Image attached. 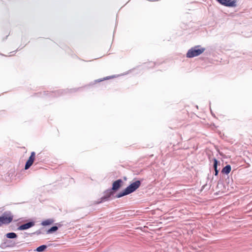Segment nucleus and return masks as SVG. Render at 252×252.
I'll use <instances>...</instances> for the list:
<instances>
[{
	"mask_svg": "<svg viewBox=\"0 0 252 252\" xmlns=\"http://www.w3.org/2000/svg\"><path fill=\"white\" fill-rule=\"evenodd\" d=\"M205 50V49L204 48L201 47L200 46H196L191 48L188 51L187 57L190 58L198 56L203 53Z\"/></svg>",
	"mask_w": 252,
	"mask_h": 252,
	"instance_id": "obj_2",
	"label": "nucleus"
},
{
	"mask_svg": "<svg viewBox=\"0 0 252 252\" xmlns=\"http://www.w3.org/2000/svg\"><path fill=\"white\" fill-rule=\"evenodd\" d=\"M217 165H218V160L217 159L214 158V168L215 170V175L217 176L218 174L219 171L217 169Z\"/></svg>",
	"mask_w": 252,
	"mask_h": 252,
	"instance_id": "obj_11",
	"label": "nucleus"
},
{
	"mask_svg": "<svg viewBox=\"0 0 252 252\" xmlns=\"http://www.w3.org/2000/svg\"><path fill=\"white\" fill-rule=\"evenodd\" d=\"M113 194V192L111 189L107 190L104 192V196L100 198V201L97 202L96 204H99L107 200Z\"/></svg>",
	"mask_w": 252,
	"mask_h": 252,
	"instance_id": "obj_6",
	"label": "nucleus"
},
{
	"mask_svg": "<svg viewBox=\"0 0 252 252\" xmlns=\"http://www.w3.org/2000/svg\"><path fill=\"white\" fill-rule=\"evenodd\" d=\"M34 225L33 222H29L25 224H23L20 225L18 227L19 230H26L30 228V227L33 226Z\"/></svg>",
	"mask_w": 252,
	"mask_h": 252,
	"instance_id": "obj_8",
	"label": "nucleus"
},
{
	"mask_svg": "<svg viewBox=\"0 0 252 252\" xmlns=\"http://www.w3.org/2000/svg\"><path fill=\"white\" fill-rule=\"evenodd\" d=\"M13 220V216L8 213H4L0 217V226L2 224H8L10 223Z\"/></svg>",
	"mask_w": 252,
	"mask_h": 252,
	"instance_id": "obj_3",
	"label": "nucleus"
},
{
	"mask_svg": "<svg viewBox=\"0 0 252 252\" xmlns=\"http://www.w3.org/2000/svg\"><path fill=\"white\" fill-rule=\"evenodd\" d=\"M141 185L140 181H136L131 183L125 189L123 192H120L116 195V197L120 198L123 196L130 194L136 190Z\"/></svg>",
	"mask_w": 252,
	"mask_h": 252,
	"instance_id": "obj_1",
	"label": "nucleus"
},
{
	"mask_svg": "<svg viewBox=\"0 0 252 252\" xmlns=\"http://www.w3.org/2000/svg\"><path fill=\"white\" fill-rule=\"evenodd\" d=\"M58 228L57 226H53L48 230L47 233H51L53 232L57 231L58 230Z\"/></svg>",
	"mask_w": 252,
	"mask_h": 252,
	"instance_id": "obj_13",
	"label": "nucleus"
},
{
	"mask_svg": "<svg viewBox=\"0 0 252 252\" xmlns=\"http://www.w3.org/2000/svg\"><path fill=\"white\" fill-rule=\"evenodd\" d=\"M46 248V246L45 245H41L36 249V251L37 252H42Z\"/></svg>",
	"mask_w": 252,
	"mask_h": 252,
	"instance_id": "obj_14",
	"label": "nucleus"
},
{
	"mask_svg": "<svg viewBox=\"0 0 252 252\" xmlns=\"http://www.w3.org/2000/svg\"><path fill=\"white\" fill-rule=\"evenodd\" d=\"M35 153L34 152H32L31 153V156L29 157L28 160L27 161L25 169L26 170L28 169L33 164L34 160L35 159Z\"/></svg>",
	"mask_w": 252,
	"mask_h": 252,
	"instance_id": "obj_5",
	"label": "nucleus"
},
{
	"mask_svg": "<svg viewBox=\"0 0 252 252\" xmlns=\"http://www.w3.org/2000/svg\"><path fill=\"white\" fill-rule=\"evenodd\" d=\"M123 184V181L121 179H119L115 181L113 183L112 188L111 190L113 191L117 190Z\"/></svg>",
	"mask_w": 252,
	"mask_h": 252,
	"instance_id": "obj_7",
	"label": "nucleus"
},
{
	"mask_svg": "<svg viewBox=\"0 0 252 252\" xmlns=\"http://www.w3.org/2000/svg\"><path fill=\"white\" fill-rule=\"evenodd\" d=\"M231 170V167L230 165H227L222 169L221 172L226 174H228Z\"/></svg>",
	"mask_w": 252,
	"mask_h": 252,
	"instance_id": "obj_9",
	"label": "nucleus"
},
{
	"mask_svg": "<svg viewBox=\"0 0 252 252\" xmlns=\"http://www.w3.org/2000/svg\"><path fill=\"white\" fill-rule=\"evenodd\" d=\"M6 237L8 238H15L17 237V235L15 233L10 232L6 234Z\"/></svg>",
	"mask_w": 252,
	"mask_h": 252,
	"instance_id": "obj_12",
	"label": "nucleus"
},
{
	"mask_svg": "<svg viewBox=\"0 0 252 252\" xmlns=\"http://www.w3.org/2000/svg\"><path fill=\"white\" fill-rule=\"evenodd\" d=\"M220 4L227 7H235L237 5L236 0H216Z\"/></svg>",
	"mask_w": 252,
	"mask_h": 252,
	"instance_id": "obj_4",
	"label": "nucleus"
},
{
	"mask_svg": "<svg viewBox=\"0 0 252 252\" xmlns=\"http://www.w3.org/2000/svg\"><path fill=\"white\" fill-rule=\"evenodd\" d=\"M54 222V220L52 219L46 220L44 221H43L41 223V224L44 226L52 224Z\"/></svg>",
	"mask_w": 252,
	"mask_h": 252,
	"instance_id": "obj_10",
	"label": "nucleus"
}]
</instances>
